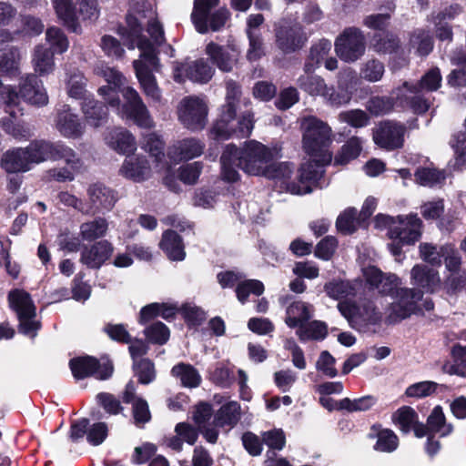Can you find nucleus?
Here are the masks:
<instances>
[{"mask_svg": "<svg viewBox=\"0 0 466 466\" xmlns=\"http://www.w3.org/2000/svg\"><path fill=\"white\" fill-rule=\"evenodd\" d=\"M303 148L310 159L299 169V184H287L291 194L304 195L312 191L324 173V166L331 162L332 155L328 147L331 142V127L316 116H306L301 120Z\"/></svg>", "mask_w": 466, "mask_h": 466, "instance_id": "1", "label": "nucleus"}, {"mask_svg": "<svg viewBox=\"0 0 466 466\" xmlns=\"http://www.w3.org/2000/svg\"><path fill=\"white\" fill-rule=\"evenodd\" d=\"M107 85L97 89V94L108 106L116 109V115L127 121H132L141 128L154 127L153 117L138 92L126 86L127 79L114 67L101 66L96 69Z\"/></svg>", "mask_w": 466, "mask_h": 466, "instance_id": "2", "label": "nucleus"}, {"mask_svg": "<svg viewBox=\"0 0 466 466\" xmlns=\"http://www.w3.org/2000/svg\"><path fill=\"white\" fill-rule=\"evenodd\" d=\"M279 152L277 146L268 147L254 139L241 147L228 144L220 157L221 177L225 181L236 182L240 177L238 168L251 176H265L269 164L280 157Z\"/></svg>", "mask_w": 466, "mask_h": 466, "instance_id": "3", "label": "nucleus"}, {"mask_svg": "<svg viewBox=\"0 0 466 466\" xmlns=\"http://www.w3.org/2000/svg\"><path fill=\"white\" fill-rule=\"evenodd\" d=\"M137 22L134 17H128L130 35L128 39H126L129 49L137 47L141 52L139 59L133 62L136 76L145 96L153 102L160 103L161 90L152 74L153 70L158 69V59L155 52L156 44L152 39L149 40L141 35V28Z\"/></svg>", "mask_w": 466, "mask_h": 466, "instance_id": "4", "label": "nucleus"}, {"mask_svg": "<svg viewBox=\"0 0 466 466\" xmlns=\"http://www.w3.org/2000/svg\"><path fill=\"white\" fill-rule=\"evenodd\" d=\"M356 80V72L347 68L339 73L338 90L329 86L325 79L312 73H305L299 76L297 85L310 96H320L332 106L347 105L351 100L352 92L350 90V83Z\"/></svg>", "mask_w": 466, "mask_h": 466, "instance_id": "5", "label": "nucleus"}, {"mask_svg": "<svg viewBox=\"0 0 466 466\" xmlns=\"http://www.w3.org/2000/svg\"><path fill=\"white\" fill-rule=\"evenodd\" d=\"M0 99L6 106H18L21 101L36 107L48 104L47 91L35 74H25L19 80L18 86H5L0 80Z\"/></svg>", "mask_w": 466, "mask_h": 466, "instance_id": "6", "label": "nucleus"}, {"mask_svg": "<svg viewBox=\"0 0 466 466\" xmlns=\"http://www.w3.org/2000/svg\"><path fill=\"white\" fill-rule=\"evenodd\" d=\"M254 124L251 111H246L236 118V104L228 102L222 106L220 116L213 125L210 135L216 140L245 138L251 135Z\"/></svg>", "mask_w": 466, "mask_h": 466, "instance_id": "7", "label": "nucleus"}, {"mask_svg": "<svg viewBox=\"0 0 466 466\" xmlns=\"http://www.w3.org/2000/svg\"><path fill=\"white\" fill-rule=\"evenodd\" d=\"M25 148L32 167L47 160H64L73 169L81 167V159L77 157L76 151L61 141L34 140Z\"/></svg>", "mask_w": 466, "mask_h": 466, "instance_id": "8", "label": "nucleus"}, {"mask_svg": "<svg viewBox=\"0 0 466 466\" xmlns=\"http://www.w3.org/2000/svg\"><path fill=\"white\" fill-rule=\"evenodd\" d=\"M8 303L16 313L19 319V330L21 333L34 338L40 327L35 319V306L28 292L24 289H15L9 291Z\"/></svg>", "mask_w": 466, "mask_h": 466, "instance_id": "9", "label": "nucleus"}, {"mask_svg": "<svg viewBox=\"0 0 466 466\" xmlns=\"http://www.w3.org/2000/svg\"><path fill=\"white\" fill-rule=\"evenodd\" d=\"M219 0H195L191 14L192 22L198 32L205 34L210 28L218 31L223 27L229 17L226 8H220L210 15L212 8L218 5Z\"/></svg>", "mask_w": 466, "mask_h": 466, "instance_id": "10", "label": "nucleus"}, {"mask_svg": "<svg viewBox=\"0 0 466 466\" xmlns=\"http://www.w3.org/2000/svg\"><path fill=\"white\" fill-rule=\"evenodd\" d=\"M422 298L423 292L420 289L402 287L397 289L389 308L388 321L396 323L420 312L421 309L419 302Z\"/></svg>", "mask_w": 466, "mask_h": 466, "instance_id": "11", "label": "nucleus"}, {"mask_svg": "<svg viewBox=\"0 0 466 466\" xmlns=\"http://www.w3.org/2000/svg\"><path fill=\"white\" fill-rule=\"evenodd\" d=\"M338 309L348 320L350 326L359 331H364L368 326L380 323L382 317L380 311L370 301L360 306L350 302H339Z\"/></svg>", "mask_w": 466, "mask_h": 466, "instance_id": "12", "label": "nucleus"}, {"mask_svg": "<svg viewBox=\"0 0 466 466\" xmlns=\"http://www.w3.org/2000/svg\"><path fill=\"white\" fill-rule=\"evenodd\" d=\"M334 46L336 54L341 60L353 63L365 53V36L359 28L349 27L336 38Z\"/></svg>", "mask_w": 466, "mask_h": 466, "instance_id": "13", "label": "nucleus"}, {"mask_svg": "<svg viewBox=\"0 0 466 466\" xmlns=\"http://www.w3.org/2000/svg\"><path fill=\"white\" fill-rule=\"evenodd\" d=\"M177 116L186 128L192 131L201 130L207 123V104L198 96L184 97L177 106Z\"/></svg>", "mask_w": 466, "mask_h": 466, "instance_id": "14", "label": "nucleus"}, {"mask_svg": "<svg viewBox=\"0 0 466 466\" xmlns=\"http://www.w3.org/2000/svg\"><path fill=\"white\" fill-rule=\"evenodd\" d=\"M134 14H128L127 16V24L128 25V17L132 16L137 19V25L143 31V25H147V31L149 34L151 39L157 46L161 45L165 41L164 30L162 25L159 23L157 17V13L150 4H146V0H141V5H137L134 8ZM130 35L129 26L125 29L123 35L125 39H128Z\"/></svg>", "mask_w": 466, "mask_h": 466, "instance_id": "15", "label": "nucleus"}, {"mask_svg": "<svg viewBox=\"0 0 466 466\" xmlns=\"http://www.w3.org/2000/svg\"><path fill=\"white\" fill-rule=\"evenodd\" d=\"M406 127L403 124L385 121L374 129L373 140L381 148L394 150L402 147Z\"/></svg>", "mask_w": 466, "mask_h": 466, "instance_id": "16", "label": "nucleus"}, {"mask_svg": "<svg viewBox=\"0 0 466 466\" xmlns=\"http://www.w3.org/2000/svg\"><path fill=\"white\" fill-rule=\"evenodd\" d=\"M69 366L76 379L95 376L99 380H106L113 373V366L110 362L100 364L96 359L89 356L72 359Z\"/></svg>", "mask_w": 466, "mask_h": 466, "instance_id": "17", "label": "nucleus"}, {"mask_svg": "<svg viewBox=\"0 0 466 466\" xmlns=\"http://www.w3.org/2000/svg\"><path fill=\"white\" fill-rule=\"evenodd\" d=\"M422 232V221L417 214L398 216L396 226L390 229V238L398 239L402 244H414Z\"/></svg>", "mask_w": 466, "mask_h": 466, "instance_id": "18", "label": "nucleus"}, {"mask_svg": "<svg viewBox=\"0 0 466 466\" xmlns=\"http://www.w3.org/2000/svg\"><path fill=\"white\" fill-rule=\"evenodd\" d=\"M88 201L86 205V215H95L97 213H105L110 211L116 202V197L115 192L100 183H95L87 188Z\"/></svg>", "mask_w": 466, "mask_h": 466, "instance_id": "19", "label": "nucleus"}, {"mask_svg": "<svg viewBox=\"0 0 466 466\" xmlns=\"http://www.w3.org/2000/svg\"><path fill=\"white\" fill-rule=\"evenodd\" d=\"M55 127L62 137L69 139L80 138L86 129L78 115L68 105H63L57 109Z\"/></svg>", "mask_w": 466, "mask_h": 466, "instance_id": "20", "label": "nucleus"}, {"mask_svg": "<svg viewBox=\"0 0 466 466\" xmlns=\"http://www.w3.org/2000/svg\"><path fill=\"white\" fill-rule=\"evenodd\" d=\"M214 68L203 58L181 64L175 68L174 78L177 82H183L185 78L205 84L208 83L214 75Z\"/></svg>", "mask_w": 466, "mask_h": 466, "instance_id": "21", "label": "nucleus"}, {"mask_svg": "<svg viewBox=\"0 0 466 466\" xmlns=\"http://www.w3.org/2000/svg\"><path fill=\"white\" fill-rule=\"evenodd\" d=\"M114 247L108 240H99L89 246H84L80 254V262L89 268H99L109 259Z\"/></svg>", "mask_w": 466, "mask_h": 466, "instance_id": "22", "label": "nucleus"}, {"mask_svg": "<svg viewBox=\"0 0 466 466\" xmlns=\"http://www.w3.org/2000/svg\"><path fill=\"white\" fill-rule=\"evenodd\" d=\"M410 283L423 293H434L440 289L441 279L438 270L423 264H416L410 270Z\"/></svg>", "mask_w": 466, "mask_h": 466, "instance_id": "23", "label": "nucleus"}, {"mask_svg": "<svg viewBox=\"0 0 466 466\" xmlns=\"http://www.w3.org/2000/svg\"><path fill=\"white\" fill-rule=\"evenodd\" d=\"M417 86H410L408 82L392 92L397 102L402 106L410 107L415 113L420 114L430 108V101L420 94Z\"/></svg>", "mask_w": 466, "mask_h": 466, "instance_id": "24", "label": "nucleus"}, {"mask_svg": "<svg viewBox=\"0 0 466 466\" xmlns=\"http://www.w3.org/2000/svg\"><path fill=\"white\" fill-rule=\"evenodd\" d=\"M153 168L146 157L131 156L125 159L119 172L128 179L142 182L152 176Z\"/></svg>", "mask_w": 466, "mask_h": 466, "instance_id": "25", "label": "nucleus"}, {"mask_svg": "<svg viewBox=\"0 0 466 466\" xmlns=\"http://www.w3.org/2000/svg\"><path fill=\"white\" fill-rule=\"evenodd\" d=\"M306 41V35L300 25L282 26L276 34L277 45L284 53H292L300 49Z\"/></svg>", "mask_w": 466, "mask_h": 466, "instance_id": "26", "label": "nucleus"}, {"mask_svg": "<svg viewBox=\"0 0 466 466\" xmlns=\"http://www.w3.org/2000/svg\"><path fill=\"white\" fill-rule=\"evenodd\" d=\"M31 66L38 78L52 75L56 67L54 52L43 44L36 45L32 51Z\"/></svg>", "mask_w": 466, "mask_h": 466, "instance_id": "27", "label": "nucleus"}, {"mask_svg": "<svg viewBox=\"0 0 466 466\" xmlns=\"http://www.w3.org/2000/svg\"><path fill=\"white\" fill-rule=\"evenodd\" d=\"M0 166L11 174L27 172L33 168L25 147L7 150L0 160Z\"/></svg>", "mask_w": 466, "mask_h": 466, "instance_id": "28", "label": "nucleus"}, {"mask_svg": "<svg viewBox=\"0 0 466 466\" xmlns=\"http://www.w3.org/2000/svg\"><path fill=\"white\" fill-rule=\"evenodd\" d=\"M241 417V408L237 401H228L214 414L213 424L215 428L225 429L226 431L233 429Z\"/></svg>", "mask_w": 466, "mask_h": 466, "instance_id": "29", "label": "nucleus"}, {"mask_svg": "<svg viewBox=\"0 0 466 466\" xmlns=\"http://www.w3.org/2000/svg\"><path fill=\"white\" fill-rule=\"evenodd\" d=\"M142 148L147 151L153 158L156 172H169L170 167L165 161L164 142L157 135L151 133L144 137Z\"/></svg>", "mask_w": 466, "mask_h": 466, "instance_id": "30", "label": "nucleus"}, {"mask_svg": "<svg viewBox=\"0 0 466 466\" xmlns=\"http://www.w3.org/2000/svg\"><path fill=\"white\" fill-rule=\"evenodd\" d=\"M205 148V145L197 138H185L177 141L169 149L168 155L177 161L189 160L199 157Z\"/></svg>", "mask_w": 466, "mask_h": 466, "instance_id": "31", "label": "nucleus"}, {"mask_svg": "<svg viewBox=\"0 0 466 466\" xmlns=\"http://www.w3.org/2000/svg\"><path fill=\"white\" fill-rule=\"evenodd\" d=\"M206 54L223 72H230L238 60V55L233 48L229 50L215 43L207 46Z\"/></svg>", "mask_w": 466, "mask_h": 466, "instance_id": "32", "label": "nucleus"}, {"mask_svg": "<svg viewBox=\"0 0 466 466\" xmlns=\"http://www.w3.org/2000/svg\"><path fill=\"white\" fill-rule=\"evenodd\" d=\"M211 416L212 409L210 405L208 403H200L196 407L193 419L206 441L210 443H216L218 438V430L215 428L213 423H208Z\"/></svg>", "mask_w": 466, "mask_h": 466, "instance_id": "33", "label": "nucleus"}, {"mask_svg": "<svg viewBox=\"0 0 466 466\" xmlns=\"http://www.w3.org/2000/svg\"><path fill=\"white\" fill-rule=\"evenodd\" d=\"M106 140L111 148L122 154L133 153L137 148L134 136L123 127L113 128Z\"/></svg>", "mask_w": 466, "mask_h": 466, "instance_id": "34", "label": "nucleus"}, {"mask_svg": "<svg viewBox=\"0 0 466 466\" xmlns=\"http://www.w3.org/2000/svg\"><path fill=\"white\" fill-rule=\"evenodd\" d=\"M0 127L7 135L18 141L28 140L34 136L33 129L29 124L18 120L15 112H9L7 116L2 117Z\"/></svg>", "mask_w": 466, "mask_h": 466, "instance_id": "35", "label": "nucleus"}, {"mask_svg": "<svg viewBox=\"0 0 466 466\" xmlns=\"http://www.w3.org/2000/svg\"><path fill=\"white\" fill-rule=\"evenodd\" d=\"M81 111L86 123L94 127L103 125L108 116L106 106L94 97L85 98L81 103Z\"/></svg>", "mask_w": 466, "mask_h": 466, "instance_id": "36", "label": "nucleus"}, {"mask_svg": "<svg viewBox=\"0 0 466 466\" xmlns=\"http://www.w3.org/2000/svg\"><path fill=\"white\" fill-rule=\"evenodd\" d=\"M313 311L312 305L303 301H295L287 309L285 322L289 328L299 329L311 319Z\"/></svg>", "mask_w": 466, "mask_h": 466, "instance_id": "37", "label": "nucleus"}, {"mask_svg": "<svg viewBox=\"0 0 466 466\" xmlns=\"http://www.w3.org/2000/svg\"><path fill=\"white\" fill-rule=\"evenodd\" d=\"M451 361H446L441 370L448 375L466 379V346L456 344L451 348Z\"/></svg>", "mask_w": 466, "mask_h": 466, "instance_id": "38", "label": "nucleus"}, {"mask_svg": "<svg viewBox=\"0 0 466 466\" xmlns=\"http://www.w3.org/2000/svg\"><path fill=\"white\" fill-rule=\"evenodd\" d=\"M66 90L69 97L79 100L88 98L86 96V84L87 80L81 71L73 69L66 73Z\"/></svg>", "mask_w": 466, "mask_h": 466, "instance_id": "39", "label": "nucleus"}, {"mask_svg": "<svg viewBox=\"0 0 466 466\" xmlns=\"http://www.w3.org/2000/svg\"><path fill=\"white\" fill-rule=\"evenodd\" d=\"M108 230V222L105 218L97 217L82 223L79 227V236L84 241H94L104 238Z\"/></svg>", "mask_w": 466, "mask_h": 466, "instance_id": "40", "label": "nucleus"}, {"mask_svg": "<svg viewBox=\"0 0 466 466\" xmlns=\"http://www.w3.org/2000/svg\"><path fill=\"white\" fill-rule=\"evenodd\" d=\"M20 61L21 54L18 48H5L0 52V76H17L20 73Z\"/></svg>", "mask_w": 466, "mask_h": 466, "instance_id": "41", "label": "nucleus"}, {"mask_svg": "<svg viewBox=\"0 0 466 466\" xmlns=\"http://www.w3.org/2000/svg\"><path fill=\"white\" fill-rule=\"evenodd\" d=\"M323 289L327 296L334 300H341L353 298L356 289L350 280L332 279L324 284Z\"/></svg>", "mask_w": 466, "mask_h": 466, "instance_id": "42", "label": "nucleus"}, {"mask_svg": "<svg viewBox=\"0 0 466 466\" xmlns=\"http://www.w3.org/2000/svg\"><path fill=\"white\" fill-rule=\"evenodd\" d=\"M331 42L321 39L310 48L308 60L304 64L305 73H312L326 59L331 50Z\"/></svg>", "mask_w": 466, "mask_h": 466, "instance_id": "43", "label": "nucleus"}, {"mask_svg": "<svg viewBox=\"0 0 466 466\" xmlns=\"http://www.w3.org/2000/svg\"><path fill=\"white\" fill-rule=\"evenodd\" d=\"M171 374L185 388H197L200 385L201 376L190 364L180 362L171 370Z\"/></svg>", "mask_w": 466, "mask_h": 466, "instance_id": "44", "label": "nucleus"}, {"mask_svg": "<svg viewBox=\"0 0 466 466\" xmlns=\"http://www.w3.org/2000/svg\"><path fill=\"white\" fill-rule=\"evenodd\" d=\"M160 248L172 260H183L185 258L184 246L180 237L172 230H167L162 236Z\"/></svg>", "mask_w": 466, "mask_h": 466, "instance_id": "45", "label": "nucleus"}, {"mask_svg": "<svg viewBox=\"0 0 466 466\" xmlns=\"http://www.w3.org/2000/svg\"><path fill=\"white\" fill-rule=\"evenodd\" d=\"M449 250H451L450 244L438 246L431 243H420L419 246L420 258L433 267H440L442 264L443 256Z\"/></svg>", "mask_w": 466, "mask_h": 466, "instance_id": "46", "label": "nucleus"}, {"mask_svg": "<svg viewBox=\"0 0 466 466\" xmlns=\"http://www.w3.org/2000/svg\"><path fill=\"white\" fill-rule=\"evenodd\" d=\"M53 5L58 19L73 32H77L78 25L73 0H53Z\"/></svg>", "mask_w": 466, "mask_h": 466, "instance_id": "47", "label": "nucleus"}, {"mask_svg": "<svg viewBox=\"0 0 466 466\" xmlns=\"http://www.w3.org/2000/svg\"><path fill=\"white\" fill-rule=\"evenodd\" d=\"M296 334L299 340L303 342L308 340H322L328 334V327L322 321L313 320L299 327Z\"/></svg>", "mask_w": 466, "mask_h": 466, "instance_id": "48", "label": "nucleus"}, {"mask_svg": "<svg viewBox=\"0 0 466 466\" xmlns=\"http://www.w3.org/2000/svg\"><path fill=\"white\" fill-rule=\"evenodd\" d=\"M45 39L49 49L54 54H64L68 50L69 40L64 31L56 26H50L46 29Z\"/></svg>", "mask_w": 466, "mask_h": 466, "instance_id": "49", "label": "nucleus"}, {"mask_svg": "<svg viewBox=\"0 0 466 466\" xmlns=\"http://www.w3.org/2000/svg\"><path fill=\"white\" fill-rule=\"evenodd\" d=\"M428 429L440 433L441 437L450 435L453 431V426L446 423V418L441 406H436L427 419Z\"/></svg>", "mask_w": 466, "mask_h": 466, "instance_id": "50", "label": "nucleus"}, {"mask_svg": "<svg viewBox=\"0 0 466 466\" xmlns=\"http://www.w3.org/2000/svg\"><path fill=\"white\" fill-rule=\"evenodd\" d=\"M362 149V141L357 137L350 138L341 147V150L335 157L334 163L336 165H345L350 160L355 159L360 154Z\"/></svg>", "mask_w": 466, "mask_h": 466, "instance_id": "51", "label": "nucleus"}, {"mask_svg": "<svg viewBox=\"0 0 466 466\" xmlns=\"http://www.w3.org/2000/svg\"><path fill=\"white\" fill-rule=\"evenodd\" d=\"M410 45L419 56H426L433 49V39L429 31L417 29L410 37Z\"/></svg>", "mask_w": 466, "mask_h": 466, "instance_id": "52", "label": "nucleus"}, {"mask_svg": "<svg viewBox=\"0 0 466 466\" xmlns=\"http://www.w3.org/2000/svg\"><path fill=\"white\" fill-rule=\"evenodd\" d=\"M376 403V400L373 396L368 395L358 399L344 398L338 401V410H344L349 412L355 411H365L370 410Z\"/></svg>", "mask_w": 466, "mask_h": 466, "instance_id": "53", "label": "nucleus"}, {"mask_svg": "<svg viewBox=\"0 0 466 466\" xmlns=\"http://www.w3.org/2000/svg\"><path fill=\"white\" fill-rule=\"evenodd\" d=\"M415 177L420 185L433 187L445 180V173L435 168L420 167L416 171Z\"/></svg>", "mask_w": 466, "mask_h": 466, "instance_id": "54", "label": "nucleus"}, {"mask_svg": "<svg viewBox=\"0 0 466 466\" xmlns=\"http://www.w3.org/2000/svg\"><path fill=\"white\" fill-rule=\"evenodd\" d=\"M339 120L352 127L360 128L369 125L370 116L361 109H351L342 111L339 114Z\"/></svg>", "mask_w": 466, "mask_h": 466, "instance_id": "55", "label": "nucleus"}, {"mask_svg": "<svg viewBox=\"0 0 466 466\" xmlns=\"http://www.w3.org/2000/svg\"><path fill=\"white\" fill-rule=\"evenodd\" d=\"M399 39L390 33H379L374 35L373 47L379 53H392L399 47Z\"/></svg>", "mask_w": 466, "mask_h": 466, "instance_id": "56", "label": "nucleus"}, {"mask_svg": "<svg viewBox=\"0 0 466 466\" xmlns=\"http://www.w3.org/2000/svg\"><path fill=\"white\" fill-rule=\"evenodd\" d=\"M393 420L399 424L400 430L407 433L418 421V414L412 408L403 406L393 414Z\"/></svg>", "mask_w": 466, "mask_h": 466, "instance_id": "57", "label": "nucleus"}, {"mask_svg": "<svg viewBox=\"0 0 466 466\" xmlns=\"http://www.w3.org/2000/svg\"><path fill=\"white\" fill-rule=\"evenodd\" d=\"M263 292L264 285L261 281L257 279H248L242 281L238 284L236 289L238 299L241 303H244L247 300L249 294L259 296Z\"/></svg>", "mask_w": 466, "mask_h": 466, "instance_id": "58", "label": "nucleus"}, {"mask_svg": "<svg viewBox=\"0 0 466 466\" xmlns=\"http://www.w3.org/2000/svg\"><path fill=\"white\" fill-rule=\"evenodd\" d=\"M378 440L375 444V450L381 452H391L399 445V440L396 434L390 430H382L378 433Z\"/></svg>", "mask_w": 466, "mask_h": 466, "instance_id": "59", "label": "nucleus"}, {"mask_svg": "<svg viewBox=\"0 0 466 466\" xmlns=\"http://www.w3.org/2000/svg\"><path fill=\"white\" fill-rule=\"evenodd\" d=\"M393 98L389 96H373L369 99L366 109L374 116L389 113L393 107Z\"/></svg>", "mask_w": 466, "mask_h": 466, "instance_id": "60", "label": "nucleus"}, {"mask_svg": "<svg viewBox=\"0 0 466 466\" xmlns=\"http://www.w3.org/2000/svg\"><path fill=\"white\" fill-rule=\"evenodd\" d=\"M441 75L438 67L430 69L416 85L420 91L432 92L438 90L441 86Z\"/></svg>", "mask_w": 466, "mask_h": 466, "instance_id": "61", "label": "nucleus"}, {"mask_svg": "<svg viewBox=\"0 0 466 466\" xmlns=\"http://www.w3.org/2000/svg\"><path fill=\"white\" fill-rule=\"evenodd\" d=\"M438 387L439 384L434 381H420L409 386L405 394L412 398H425L435 393Z\"/></svg>", "mask_w": 466, "mask_h": 466, "instance_id": "62", "label": "nucleus"}, {"mask_svg": "<svg viewBox=\"0 0 466 466\" xmlns=\"http://www.w3.org/2000/svg\"><path fill=\"white\" fill-rule=\"evenodd\" d=\"M384 74V66L376 59H371L363 64L360 76L369 82L380 81Z\"/></svg>", "mask_w": 466, "mask_h": 466, "instance_id": "63", "label": "nucleus"}, {"mask_svg": "<svg viewBox=\"0 0 466 466\" xmlns=\"http://www.w3.org/2000/svg\"><path fill=\"white\" fill-rule=\"evenodd\" d=\"M132 417L134 423L137 427H143L146 423L150 421L151 412L146 400H136L132 405Z\"/></svg>", "mask_w": 466, "mask_h": 466, "instance_id": "64", "label": "nucleus"}]
</instances>
